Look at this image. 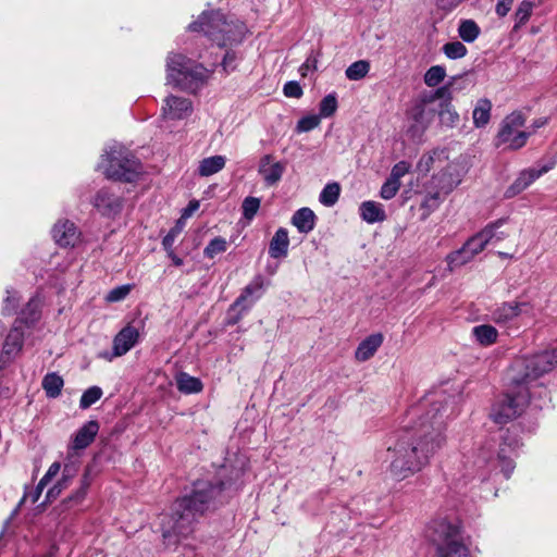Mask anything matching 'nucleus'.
I'll use <instances>...</instances> for the list:
<instances>
[{"mask_svg":"<svg viewBox=\"0 0 557 557\" xmlns=\"http://www.w3.org/2000/svg\"><path fill=\"white\" fill-rule=\"evenodd\" d=\"M446 443L445 426L436 414L428 413L412 428L404 430L385 454L391 475L405 480L430 463Z\"/></svg>","mask_w":557,"mask_h":557,"instance_id":"obj_1","label":"nucleus"},{"mask_svg":"<svg viewBox=\"0 0 557 557\" xmlns=\"http://www.w3.org/2000/svg\"><path fill=\"white\" fill-rule=\"evenodd\" d=\"M223 483L199 480L189 495L177 498L170 516L162 521V534L166 546L176 545L193 532L198 517L202 516L221 494Z\"/></svg>","mask_w":557,"mask_h":557,"instance_id":"obj_2","label":"nucleus"},{"mask_svg":"<svg viewBox=\"0 0 557 557\" xmlns=\"http://www.w3.org/2000/svg\"><path fill=\"white\" fill-rule=\"evenodd\" d=\"M557 366V349H546L533 355L523 356L515 360L511 367V379L518 388L531 392L540 389L546 394L542 384H533L540 376L550 372Z\"/></svg>","mask_w":557,"mask_h":557,"instance_id":"obj_3","label":"nucleus"},{"mask_svg":"<svg viewBox=\"0 0 557 557\" xmlns=\"http://www.w3.org/2000/svg\"><path fill=\"white\" fill-rule=\"evenodd\" d=\"M189 29L203 32L220 47L242 42L247 32L244 23L227 21L219 11L202 13L198 21L189 25Z\"/></svg>","mask_w":557,"mask_h":557,"instance_id":"obj_4","label":"nucleus"},{"mask_svg":"<svg viewBox=\"0 0 557 557\" xmlns=\"http://www.w3.org/2000/svg\"><path fill=\"white\" fill-rule=\"evenodd\" d=\"M99 168L109 180L132 183L143 173L135 156L119 144L109 146L101 156Z\"/></svg>","mask_w":557,"mask_h":557,"instance_id":"obj_5","label":"nucleus"},{"mask_svg":"<svg viewBox=\"0 0 557 557\" xmlns=\"http://www.w3.org/2000/svg\"><path fill=\"white\" fill-rule=\"evenodd\" d=\"M166 67L169 84L187 91L197 90L207 78L203 66L182 54H170Z\"/></svg>","mask_w":557,"mask_h":557,"instance_id":"obj_6","label":"nucleus"},{"mask_svg":"<svg viewBox=\"0 0 557 557\" xmlns=\"http://www.w3.org/2000/svg\"><path fill=\"white\" fill-rule=\"evenodd\" d=\"M534 318V305L529 300L518 298L496 304L490 310V320L507 330H518Z\"/></svg>","mask_w":557,"mask_h":557,"instance_id":"obj_7","label":"nucleus"},{"mask_svg":"<svg viewBox=\"0 0 557 557\" xmlns=\"http://www.w3.org/2000/svg\"><path fill=\"white\" fill-rule=\"evenodd\" d=\"M430 537L436 545L438 557H472L462 543L458 525L447 520L433 521Z\"/></svg>","mask_w":557,"mask_h":557,"instance_id":"obj_8","label":"nucleus"},{"mask_svg":"<svg viewBox=\"0 0 557 557\" xmlns=\"http://www.w3.org/2000/svg\"><path fill=\"white\" fill-rule=\"evenodd\" d=\"M449 97V85H444L431 94L421 95L412 104L409 111V120L411 125L408 132L412 137L422 135L430 126L435 116V109L432 103L437 98Z\"/></svg>","mask_w":557,"mask_h":557,"instance_id":"obj_9","label":"nucleus"},{"mask_svg":"<svg viewBox=\"0 0 557 557\" xmlns=\"http://www.w3.org/2000/svg\"><path fill=\"white\" fill-rule=\"evenodd\" d=\"M532 398V393L518 388L511 381L509 392L492 407L491 418L495 423L504 424L522 413Z\"/></svg>","mask_w":557,"mask_h":557,"instance_id":"obj_10","label":"nucleus"},{"mask_svg":"<svg viewBox=\"0 0 557 557\" xmlns=\"http://www.w3.org/2000/svg\"><path fill=\"white\" fill-rule=\"evenodd\" d=\"M525 117L520 111H513L506 115L499 125L495 138L496 147H505L510 150H518L525 146L533 132L522 131Z\"/></svg>","mask_w":557,"mask_h":557,"instance_id":"obj_11","label":"nucleus"},{"mask_svg":"<svg viewBox=\"0 0 557 557\" xmlns=\"http://www.w3.org/2000/svg\"><path fill=\"white\" fill-rule=\"evenodd\" d=\"M518 447V441L508 443L507 438H505L504 443L500 445L499 451L496 457H493L491 453L485 451V449H482L474 461L475 466L480 471V478L482 480L487 479L491 470L496 465H498L500 466L502 472L504 473L505 478L508 479L515 469V463L511 458L506 456V453H512Z\"/></svg>","mask_w":557,"mask_h":557,"instance_id":"obj_12","label":"nucleus"},{"mask_svg":"<svg viewBox=\"0 0 557 557\" xmlns=\"http://www.w3.org/2000/svg\"><path fill=\"white\" fill-rule=\"evenodd\" d=\"M263 286V277L261 275L255 276L231 306L230 313L236 311V314L228 318V324H236L242 319L243 314L251 308L255 300L261 297Z\"/></svg>","mask_w":557,"mask_h":557,"instance_id":"obj_13","label":"nucleus"},{"mask_svg":"<svg viewBox=\"0 0 557 557\" xmlns=\"http://www.w3.org/2000/svg\"><path fill=\"white\" fill-rule=\"evenodd\" d=\"M504 223H505V220L499 219V220L486 225L482 231H480L479 233L471 236L465 243V246L475 257L476 255L482 252L488 244L498 243L507 236L504 232H497V230L502 225H504Z\"/></svg>","mask_w":557,"mask_h":557,"instance_id":"obj_14","label":"nucleus"},{"mask_svg":"<svg viewBox=\"0 0 557 557\" xmlns=\"http://www.w3.org/2000/svg\"><path fill=\"white\" fill-rule=\"evenodd\" d=\"M556 165L555 160H549L537 168H529L519 172L516 180L507 187L505 191L506 198H513L531 186L537 178L553 170Z\"/></svg>","mask_w":557,"mask_h":557,"instance_id":"obj_15","label":"nucleus"},{"mask_svg":"<svg viewBox=\"0 0 557 557\" xmlns=\"http://www.w3.org/2000/svg\"><path fill=\"white\" fill-rule=\"evenodd\" d=\"M462 181V173L459 165L454 162H448L442 166V171L433 175L431 185L433 188H438L444 195L451 193Z\"/></svg>","mask_w":557,"mask_h":557,"instance_id":"obj_16","label":"nucleus"},{"mask_svg":"<svg viewBox=\"0 0 557 557\" xmlns=\"http://www.w3.org/2000/svg\"><path fill=\"white\" fill-rule=\"evenodd\" d=\"M91 202L94 208L103 216H114L123 208V199L110 188L99 189Z\"/></svg>","mask_w":557,"mask_h":557,"instance_id":"obj_17","label":"nucleus"},{"mask_svg":"<svg viewBox=\"0 0 557 557\" xmlns=\"http://www.w3.org/2000/svg\"><path fill=\"white\" fill-rule=\"evenodd\" d=\"M162 116L166 120H183L193 112L191 101L184 97L169 96L162 106Z\"/></svg>","mask_w":557,"mask_h":557,"instance_id":"obj_18","label":"nucleus"},{"mask_svg":"<svg viewBox=\"0 0 557 557\" xmlns=\"http://www.w3.org/2000/svg\"><path fill=\"white\" fill-rule=\"evenodd\" d=\"M23 347V332L15 324L8 334L0 354V369L5 368L21 352Z\"/></svg>","mask_w":557,"mask_h":557,"instance_id":"obj_19","label":"nucleus"},{"mask_svg":"<svg viewBox=\"0 0 557 557\" xmlns=\"http://www.w3.org/2000/svg\"><path fill=\"white\" fill-rule=\"evenodd\" d=\"M52 237L61 247H74L79 242L81 233L73 222L60 220L52 228Z\"/></svg>","mask_w":557,"mask_h":557,"instance_id":"obj_20","label":"nucleus"},{"mask_svg":"<svg viewBox=\"0 0 557 557\" xmlns=\"http://www.w3.org/2000/svg\"><path fill=\"white\" fill-rule=\"evenodd\" d=\"M285 169V163L275 161L271 154H265L260 159L258 172L268 186H274L281 181Z\"/></svg>","mask_w":557,"mask_h":557,"instance_id":"obj_21","label":"nucleus"},{"mask_svg":"<svg viewBox=\"0 0 557 557\" xmlns=\"http://www.w3.org/2000/svg\"><path fill=\"white\" fill-rule=\"evenodd\" d=\"M98 431L99 424L97 421L91 420L86 422L73 435L72 441L69 445V449L73 453L84 450L94 442L96 435L98 434Z\"/></svg>","mask_w":557,"mask_h":557,"instance_id":"obj_22","label":"nucleus"},{"mask_svg":"<svg viewBox=\"0 0 557 557\" xmlns=\"http://www.w3.org/2000/svg\"><path fill=\"white\" fill-rule=\"evenodd\" d=\"M138 330L132 325L123 327L113 339V355L121 357L128 352L138 342Z\"/></svg>","mask_w":557,"mask_h":557,"instance_id":"obj_23","label":"nucleus"},{"mask_svg":"<svg viewBox=\"0 0 557 557\" xmlns=\"http://www.w3.org/2000/svg\"><path fill=\"white\" fill-rule=\"evenodd\" d=\"M410 168L407 161H400L394 165L388 180L385 181V200L396 195L400 187V178L409 173Z\"/></svg>","mask_w":557,"mask_h":557,"instance_id":"obj_24","label":"nucleus"},{"mask_svg":"<svg viewBox=\"0 0 557 557\" xmlns=\"http://www.w3.org/2000/svg\"><path fill=\"white\" fill-rule=\"evenodd\" d=\"M447 160L448 156L444 149H434L420 158L417 164V170L419 173L426 174L434 168L442 169Z\"/></svg>","mask_w":557,"mask_h":557,"instance_id":"obj_25","label":"nucleus"},{"mask_svg":"<svg viewBox=\"0 0 557 557\" xmlns=\"http://www.w3.org/2000/svg\"><path fill=\"white\" fill-rule=\"evenodd\" d=\"M383 337L381 334H373L363 339L355 351V358L360 361L370 359L382 345Z\"/></svg>","mask_w":557,"mask_h":557,"instance_id":"obj_26","label":"nucleus"},{"mask_svg":"<svg viewBox=\"0 0 557 557\" xmlns=\"http://www.w3.org/2000/svg\"><path fill=\"white\" fill-rule=\"evenodd\" d=\"M288 232L287 230L281 227L275 232L270 242L269 255L274 259L285 257L288 251Z\"/></svg>","mask_w":557,"mask_h":557,"instance_id":"obj_27","label":"nucleus"},{"mask_svg":"<svg viewBox=\"0 0 557 557\" xmlns=\"http://www.w3.org/2000/svg\"><path fill=\"white\" fill-rule=\"evenodd\" d=\"M474 341L484 347L492 346L497 342L498 331L491 324H480L472 329L471 332Z\"/></svg>","mask_w":557,"mask_h":557,"instance_id":"obj_28","label":"nucleus"},{"mask_svg":"<svg viewBox=\"0 0 557 557\" xmlns=\"http://www.w3.org/2000/svg\"><path fill=\"white\" fill-rule=\"evenodd\" d=\"M292 223L300 233L307 234L314 228L315 214L309 208H301L294 213Z\"/></svg>","mask_w":557,"mask_h":557,"instance_id":"obj_29","label":"nucleus"},{"mask_svg":"<svg viewBox=\"0 0 557 557\" xmlns=\"http://www.w3.org/2000/svg\"><path fill=\"white\" fill-rule=\"evenodd\" d=\"M443 99L444 101L441 103L438 110L440 122L445 127H455L459 122V114L451 104V92L449 91V97L446 96Z\"/></svg>","mask_w":557,"mask_h":557,"instance_id":"obj_30","label":"nucleus"},{"mask_svg":"<svg viewBox=\"0 0 557 557\" xmlns=\"http://www.w3.org/2000/svg\"><path fill=\"white\" fill-rule=\"evenodd\" d=\"M492 102L487 98H481L476 101L472 112L473 124L481 128L488 124L491 119Z\"/></svg>","mask_w":557,"mask_h":557,"instance_id":"obj_31","label":"nucleus"},{"mask_svg":"<svg viewBox=\"0 0 557 557\" xmlns=\"http://www.w3.org/2000/svg\"><path fill=\"white\" fill-rule=\"evenodd\" d=\"M535 9V3L533 1H530V0H522L515 13H513V26H512V32H518L522 26H524L530 17L532 16L533 14V11Z\"/></svg>","mask_w":557,"mask_h":557,"instance_id":"obj_32","label":"nucleus"},{"mask_svg":"<svg viewBox=\"0 0 557 557\" xmlns=\"http://www.w3.org/2000/svg\"><path fill=\"white\" fill-rule=\"evenodd\" d=\"M225 163L226 158L224 156L205 158L199 162L198 174L203 177L211 176L220 172L225 166Z\"/></svg>","mask_w":557,"mask_h":557,"instance_id":"obj_33","label":"nucleus"},{"mask_svg":"<svg viewBox=\"0 0 557 557\" xmlns=\"http://www.w3.org/2000/svg\"><path fill=\"white\" fill-rule=\"evenodd\" d=\"M457 33L463 42L472 44L479 38L481 28L475 21L466 18L459 22Z\"/></svg>","mask_w":557,"mask_h":557,"instance_id":"obj_34","label":"nucleus"},{"mask_svg":"<svg viewBox=\"0 0 557 557\" xmlns=\"http://www.w3.org/2000/svg\"><path fill=\"white\" fill-rule=\"evenodd\" d=\"M473 259L474 256L472 255V252L469 251L465 244L462 245L461 248L451 251L445 258L449 271H454L455 269L469 263Z\"/></svg>","mask_w":557,"mask_h":557,"instance_id":"obj_35","label":"nucleus"},{"mask_svg":"<svg viewBox=\"0 0 557 557\" xmlns=\"http://www.w3.org/2000/svg\"><path fill=\"white\" fill-rule=\"evenodd\" d=\"M41 385L48 397L55 398L60 395L64 381L57 373H48L44 376Z\"/></svg>","mask_w":557,"mask_h":557,"instance_id":"obj_36","label":"nucleus"},{"mask_svg":"<svg viewBox=\"0 0 557 557\" xmlns=\"http://www.w3.org/2000/svg\"><path fill=\"white\" fill-rule=\"evenodd\" d=\"M176 384L180 392L185 394L198 393L202 389V384L197 377L187 373H181L176 377Z\"/></svg>","mask_w":557,"mask_h":557,"instance_id":"obj_37","label":"nucleus"},{"mask_svg":"<svg viewBox=\"0 0 557 557\" xmlns=\"http://www.w3.org/2000/svg\"><path fill=\"white\" fill-rule=\"evenodd\" d=\"M361 219L367 223H374L381 220V208L375 201H363L359 207Z\"/></svg>","mask_w":557,"mask_h":557,"instance_id":"obj_38","label":"nucleus"},{"mask_svg":"<svg viewBox=\"0 0 557 557\" xmlns=\"http://www.w3.org/2000/svg\"><path fill=\"white\" fill-rule=\"evenodd\" d=\"M445 196L442 190L431 186V189L426 193L421 202V208L425 210L426 214H430L441 205Z\"/></svg>","mask_w":557,"mask_h":557,"instance_id":"obj_39","label":"nucleus"},{"mask_svg":"<svg viewBox=\"0 0 557 557\" xmlns=\"http://www.w3.org/2000/svg\"><path fill=\"white\" fill-rule=\"evenodd\" d=\"M370 71V62L359 60L351 63L345 71V75L349 81H360L367 76Z\"/></svg>","mask_w":557,"mask_h":557,"instance_id":"obj_40","label":"nucleus"},{"mask_svg":"<svg viewBox=\"0 0 557 557\" xmlns=\"http://www.w3.org/2000/svg\"><path fill=\"white\" fill-rule=\"evenodd\" d=\"M443 53L450 60H458L467 55L468 49L463 42L454 40L442 47Z\"/></svg>","mask_w":557,"mask_h":557,"instance_id":"obj_41","label":"nucleus"},{"mask_svg":"<svg viewBox=\"0 0 557 557\" xmlns=\"http://www.w3.org/2000/svg\"><path fill=\"white\" fill-rule=\"evenodd\" d=\"M446 76V69L443 65H433L424 74V83L429 87H436Z\"/></svg>","mask_w":557,"mask_h":557,"instance_id":"obj_42","label":"nucleus"},{"mask_svg":"<svg viewBox=\"0 0 557 557\" xmlns=\"http://www.w3.org/2000/svg\"><path fill=\"white\" fill-rule=\"evenodd\" d=\"M341 187L337 183L327 184L320 194V202L331 207L335 205L339 197Z\"/></svg>","mask_w":557,"mask_h":557,"instance_id":"obj_43","label":"nucleus"},{"mask_svg":"<svg viewBox=\"0 0 557 557\" xmlns=\"http://www.w3.org/2000/svg\"><path fill=\"white\" fill-rule=\"evenodd\" d=\"M337 110V99L334 94H330L325 96L320 104H319V116L322 117H330L332 116Z\"/></svg>","mask_w":557,"mask_h":557,"instance_id":"obj_44","label":"nucleus"},{"mask_svg":"<svg viewBox=\"0 0 557 557\" xmlns=\"http://www.w3.org/2000/svg\"><path fill=\"white\" fill-rule=\"evenodd\" d=\"M227 249V243L223 237H214L209 242L207 247L203 249V255L207 258H214L216 255L224 252Z\"/></svg>","mask_w":557,"mask_h":557,"instance_id":"obj_45","label":"nucleus"},{"mask_svg":"<svg viewBox=\"0 0 557 557\" xmlns=\"http://www.w3.org/2000/svg\"><path fill=\"white\" fill-rule=\"evenodd\" d=\"M102 396V391L98 386H91L86 389L79 400V406L83 409L89 408L96 401H98Z\"/></svg>","mask_w":557,"mask_h":557,"instance_id":"obj_46","label":"nucleus"},{"mask_svg":"<svg viewBox=\"0 0 557 557\" xmlns=\"http://www.w3.org/2000/svg\"><path fill=\"white\" fill-rule=\"evenodd\" d=\"M260 203L261 201L257 197H246L242 205L244 218L248 221L252 220L260 209Z\"/></svg>","mask_w":557,"mask_h":557,"instance_id":"obj_47","label":"nucleus"},{"mask_svg":"<svg viewBox=\"0 0 557 557\" xmlns=\"http://www.w3.org/2000/svg\"><path fill=\"white\" fill-rule=\"evenodd\" d=\"M320 122H321V117L319 115L311 114V115L304 116L298 121L296 131L298 133L310 132V131L314 129L315 127H318Z\"/></svg>","mask_w":557,"mask_h":557,"instance_id":"obj_48","label":"nucleus"},{"mask_svg":"<svg viewBox=\"0 0 557 557\" xmlns=\"http://www.w3.org/2000/svg\"><path fill=\"white\" fill-rule=\"evenodd\" d=\"M185 223L183 219H178L175 226L170 230V232L164 236L162 240V246L164 249H170L173 247L176 237L182 233Z\"/></svg>","mask_w":557,"mask_h":557,"instance_id":"obj_49","label":"nucleus"},{"mask_svg":"<svg viewBox=\"0 0 557 557\" xmlns=\"http://www.w3.org/2000/svg\"><path fill=\"white\" fill-rule=\"evenodd\" d=\"M318 69V54L313 51L308 55L306 61L299 67V73L302 77H306L308 73L314 72Z\"/></svg>","mask_w":557,"mask_h":557,"instance_id":"obj_50","label":"nucleus"},{"mask_svg":"<svg viewBox=\"0 0 557 557\" xmlns=\"http://www.w3.org/2000/svg\"><path fill=\"white\" fill-rule=\"evenodd\" d=\"M61 465L60 462H53L46 474L40 479L38 483V490L42 491L45 486L60 472Z\"/></svg>","mask_w":557,"mask_h":557,"instance_id":"obj_51","label":"nucleus"},{"mask_svg":"<svg viewBox=\"0 0 557 557\" xmlns=\"http://www.w3.org/2000/svg\"><path fill=\"white\" fill-rule=\"evenodd\" d=\"M131 292L129 285H122L119 287L113 288L109 292L107 296V300L111 302L120 301L124 299L128 293Z\"/></svg>","mask_w":557,"mask_h":557,"instance_id":"obj_52","label":"nucleus"},{"mask_svg":"<svg viewBox=\"0 0 557 557\" xmlns=\"http://www.w3.org/2000/svg\"><path fill=\"white\" fill-rule=\"evenodd\" d=\"M284 95L289 98H299L302 95V89L297 82H288L284 85Z\"/></svg>","mask_w":557,"mask_h":557,"instance_id":"obj_53","label":"nucleus"},{"mask_svg":"<svg viewBox=\"0 0 557 557\" xmlns=\"http://www.w3.org/2000/svg\"><path fill=\"white\" fill-rule=\"evenodd\" d=\"M74 474L75 470L66 465L63 469L62 478L55 484L63 491L70 485Z\"/></svg>","mask_w":557,"mask_h":557,"instance_id":"obj_54","label":"nucleus"},{"mask_svg":"<svg viewBox=\"0 0 557 557\" xmlns=\"http://www.w3.org/2000/svg\"><path fill=\"white\" fill-rule=\"evenodd\" d=\"M515 0H497L495 13L498 17H505L511 10Z\"/></svg>","mask_w":557,"mask_h":557,"instance_id":"obj_55","label":"nucleus"},{"mask_svg":"<svg viewBox=\"0 0 557 557\" xmlns=\"http://www.w3.org/2000/svg\"><path fill=\"white\" fill-rule=\"evenodd\" d=\"M237 55L234 51H227L223 58L222 66L224 71L230 72L235 69V61Z\"/></svg>","mask_w":557,"mask_h":557,"instance_id":"obj_56","label":"nucleus"},{"mask_svg":"<svg viewBox=\"0 0 557 557\" xmlns=\"http://www.w3.org/2000/svg\"><path fill=\"white\" fill-rule=\"evenodd\" d=\"M16 305H17L16 297L14 295H8L4 300V307L2 309L3 314H12L16 309Z\"/></svg>","mask_w":557,"mask_h":557,"instance_id":"obj_57","label":"nucleus"},{"mask_svg":"<svg viewBox=\"0 0 557 557\" xmlns=\"http://www.w3.org/2000/svg\"><path fill=\"white\" fill-rule=\"evenodd\" d=\"M199 208V202L194 200V201H190L189 205L187 206V208L184 209L183 211V214L180 219H183V222L185 223V220L188 219L189 216H191V214L198 210Z\"/></svg>","mask_w":557,"mask_h":557,"instance_id":"obj_58","label":"nucleus"},{"mask_svg":"<svg viewBox=\"0 0 557 557\" xmlns=\"http://www.w3.org/2000/svg\"><path fill=\"white\" fill-rule=\"evenodd\" d=\"M62 490L57 485L54 484L51 488H49V491L47 492V495H46V498L48 502H52L54 500L55 498L59 497V495L61 494Z\"/></svg>","mask_w":557,"mask_h":557,"instance_id":"obj_59","label":"nucleus"},{"mask_svg":"<svg viewBox=\"0 0 557 557\" xmlns=\"http://www.w3.org/2000/svg\"><path fill=\"white\" fill-rule=\"evenodd\" d=\"M89 484H90V481H89V479H88V473L86 472V473L84 474V476H83V480H82V486H81V490H79V492H78V494H77V497H78V498H83V497L85 496L86 491H87V488H88Z\"/></svg>","mask_w":557,"mask_h":557,"instance_id":"obj_60","label":"nucleus"},{"mask_svg":"<svg viewBox=\"0 0 557 557\" xmlns=\"http://www.w3.org/2000/svg\"><path fill=\"white\" fill-rule=\"evenodd\" d=\"M168 253V257L172 260V262L174 263V265L176 267H181L183 264V259L180 258L173 250V247H171L170 249H164Z\"/></svg>","mask_w":557,"mask_h":557,"instance_id":"obj_61","label":"nucleus"},{"mask_svg":"<svg viewBox=\"0 0 557 557\" xmlns=\"http://www.w3.org/2000/svg\"><path fill=\"white\" fill-rule=\"evenodd\" d=\"M548 120L547 117H540L533 121L532 127L533 132H535L537 128H541L547 124Z\"/></svg>","mask_w":557,"mask_h":557,"instance_id":"obj_62","label":"nucleus"},{"mask_svg":"<svg viewBox=\"0 0 557 557\" xmlns=\"http://www.w3.org/2000/svg\"><path fill=\"white\" fill-rule=\"evenodd\" d=\"M41 492H42V491H39V490H38V485H37V486H36L35 492H34V495H33V503H36V502L38 500V498H39V496H40Z\"/></svg>","mask_w":557,"mask_h":557,"instance_id":"obj_63","label":"nucleus"},{"mask_svg":"<svg viewBox=\"0 0 557 557\" xmlns=\"http://www.w3.org/2000/svg\"><path fill=\"white\" fill-rule=\"evenodd\" d=\"M3 330H4V326H3V324L0 322V335L2 334Z\"/></svg>","mask_w":557,"mask_h":557,"instance_id":"obj_64","label":"nucleus"}]
</instances>
